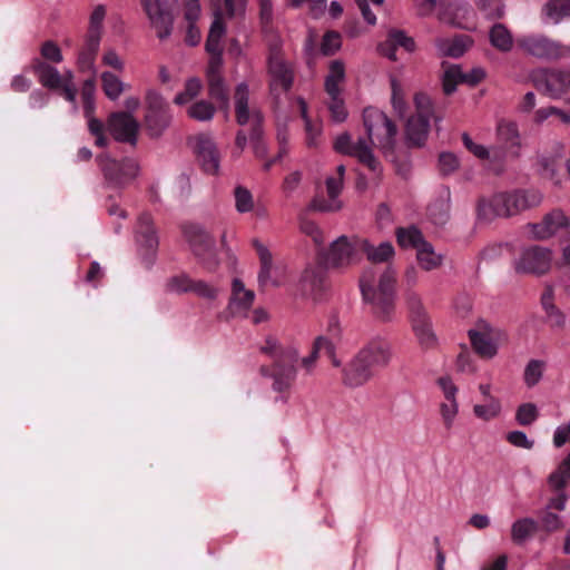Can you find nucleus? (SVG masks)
Wrapping results in <instances>:
<instances>
[{"label":"nucleus","instance_id":"1","mask_svg":"<svg viewBox=\"0 0 570 570\" xmlns=\"http://www.w3.org/2000/svg\"><path fill=\"white\" fill-rule=\"evenodd\" d=\"M395 271L391 267L370 268L363 273L360 287L372 311L383 322L392 320L394 313Z\"/></svg>","mask_w":570,"mask_h":570},{"label":"nucleus","instance_id":"2","mask_svg":"<svg viewBox=\"0 0 570 570\" xmlns=\"http://www.w3.org/2000/svg\"><path fill=\"white\" fill-rule=\"evenodd\" d=\"M263 352L274 358V365L271 371L267 367H262V374L273 377L275 391H287L296 377L295 363L298 358V351L294 346L283 347L275 340H267Z\"/></svg>","mask_w":570,"mask_h":570},{"label":"nucleus","instance_id":"3","mask_svg":"<svg viewBox=\"0 0 570 570\" xmlns=\"http://www.w3.org/2000/svg\"><path fill=\"white\" fill-rule=\"evenodd\" d=\"M554 256L551 248L541 245H530L520 248L512 266L517 274L527 276H543L553 265Z\"/></svg>","mask_w":570,"mask_h":570},{"label":"nucleus","instance_id":"4","mask_svg":"<svg viewBox=\"0 0 570 570\" xmlns=\"http://www.w3.org/2000/svg\"><path fill=\"white\" fill-rule=\"evenodd\" d=\"M473 351L484 360H492L499 354L500 347L508 342V334L487 321H478L468 331Z\"/></svg>","mask_w":570,"mask_h":570},{"label":"nucleus","instance_id":"5","mask_svg":"<svg viewBox=\"0 0 570 570\" xmlns=\"http://www.w3.org/2000/svg\"><path fill=\"white\" fill-rule=\"evenodd\" d=\"M363 122L371 141L384 154L392 153L397 134L392 120L383 111L367 107L363 111Z\"/></svg>","mask_w":570,"mask_h":570},{"label":"nucleus","instance_id":"6","mask_svg":"<svg viewBox=\"0 0 570 570\" xmlns=\"http://www.w3.org/2000/svg\"><path fill=\"white\" fill-rule=\"evenodd\" d=\"M210 2L214 9V20L206 41V50L208 52H218L223 50L220 41L226 32L223 21L224 14L228 18L243 16L246 11L247 0H224V8L220 6V0H210Z\"/></svg>","mask_w":570,"mask_h":570},{"label":"nucleus","instance_id":"7","mask_svg":"<svg viewBox=\"0 0 570 570\" xmlns=\"http://www.w3.org/2000/svg\"><path fill=\"white\" fill-rule=\"evenodd\" d=\"M517 45L525 55L538 59H561L570 56V46L540 33L521 36L517 39Z\"/></svg>","mask_w":570,"mask_h":570},{"label":"nucleus","instance_id":"8","mask_svg":"<svg viewBox=\"0 0 570 570\" xmlns=\"http://www.w3.org/2000/svg\"><path fill=\"white\" fill-rule=\"evenodd\" d=\"M145 126L151 137L160 136L170 125L173 116L169 106L160 92L148 89L145 95Z\"/></svg>","mask_w":570,"mask_h":570},{"label":"nucleus","instance_id":"9","mask_svg":"<svg viewBox=\"0 0 570 570\" xmlns=\"http://www.w3.org/2000/svg\"><path fill=\"white\" fill-rule=\"evenodd\" d=\"M184 237L193 253L202 261L208 271H215L218 261L215 252V240L203 227L194 224L184 226Z\"/></svg>","mask_w":570,"mask_h":570},{"label":"nucleus","instance_id":"10","mask_svg":"<svg viewBox=\"0 0 570 570\" xmlns=\"http://www.w3.org/2000/svg\"><path fill=\"white\" fill-rule=\"evenodd\" d=\"M534 83L550 98L558 99L570 90V70L566 68H546L535 72Z\"/></svg>","mask_w":570,"mask_h":570},{"label":"nucleus","instance_id":"11","mask_svg":"<svg viewBox=\"0 0 570 570\" xmlns=\"http://www.w3.org/2000/svg\"><path fill=\"white\" fill-rule=\"evenodd\" d=\"M436 383L444 396V401L439 405L441 422L445 431H451L454 428L460 411L458 401L459 389L450 376H441Z\"/></svg>","mask_w":570,"mask_h":570},{"label":"nucleus","instance_id":"12","mask_svg":"<svg viewBox=\"0 0 570 570\" xmlns=\"http://www.w3.org/2000/svg\"><path fill=\"white\" fill-rule=\"evenodd\" d=\"M334 149L340 154L355 157L374 173H380L381 170L380 163L364 139L360 138L356 142H353L351 136L347 132H343L335 139Z\"/></svg>","mask_w":570,"mask_h":570},{"label":"nucleus","instance_id":"13","mask_svg":"<svg viewBox=\"0 0 570 570\" xmlns=\"http://www.w3.org/2000/svg\"><path fill=\"white\" fill-rule=\"evenodd\" d=\"M525 228L532 238L546 240L563 229L570 233V218L561 209H553L546 214L541 222L530 223Z\"/></svg>","mask_w":570,"mask_h":570},{"label":"nucleus","instance_id":"14","mask_svg":"<svg viewBox=\"0 0 570 570\" xmlns=\"http://www.w3.org/2000/svg\"><path fill=\"white\" fill-rule=\"evenodd\" d=\"M409 303L413 311L412 328L420 345L425 350L434 348L438 344V338L429 316L422 308L420 298L414 294H410Z\"/></svg>","mask_w":570,"mask_h":570},{"label":"nucleus","instance_id":"15","mask_svg":"<svg viewBox=\"0 0 570 570\" xmlns=\"http://www.w3.org/2000/svg\"><path fill=\"white\" fill-rule=\"evenodd\" d=\"M190 144L203 170L209 175H217L219 173L220 154L213 138L199 134L190 139Z\"/></svg>","mask_w":570,"mask_h":570},{"label":"nucleus","instance_id":"16","mask_svg":"<svg viewBox=\"0 0 570 570\" xmlns=\"http://www.w3.org/2000/svg\"><path fill=\"white\" fill-rule=\"evenodd\" d=\"M99 166L109 184L122 186L131 180L138 171V166L132 159H122L117 161L107 155L98 157Z\"/></svg>","mask_w":570,"mask_h":570},{"label":"nucleus","instance_id":"17","mask_svg":"<svg viewBox=\"0 0 570 570\" xmlns=\"http://www.w3.org/2000/svg\"><path fill=\"white\" fill-rule=\"evenodd\" d=\"M253 245L259 258L258 284L261 287L278 286L283 281V267L273 261L269 248L255 239Z\"/></svg>","mask_w":570,"mask_h":570},{"label":"nucleus","instance_id":"18","mask_svg":"<svg viewBox=\"0 0 570 570\" xmlns=\"http://www.w3.org/2000/svg\"><path fill=\"white\" fill-rule=\"evenodd\" d=\"M139 122L128 112L116 111L107 119V129L115 140L135 145L139 130Z\"/></svg>","mask_w":570,"mask_h":570},{"label":"nucleus","instance_id":"19","mask_svg":"<svg viewBox=\"0 0 570 570\" xmlns=\"http://www.w3.org/2000/svg\"><path fill=\"white\" fill-rule=\"evenodd\" d=\"M362 238L346 236L338 237L332 243L327 261L336 267H344L358 261Z\"/></svg>","mask_w":570,"mask_h":570},{"label":"nucleus","instance_id":"20","mask_svg":"<svg viewBox=\"0 0 570 570\" xmlns=\"http://www.w3.org/2000/svg\"><path fill=\"white\" fill-rule=\"evenodd\" d=\"M510 200L509 193H500L488 199H482L478 207L479 216L483 219L491 220L497 217L515 215Z\"/></svg>","mask_w":570,"mask_h":570},{"label":"nucleus","instance_id":"21","mask_svg":"<svg viewBox=\"0 0 570 570\" xmlns=\"http://www.w3.org/2000/svg\"><path fill=\"white\" fill-rule=\"evenodd\" d=\"M271 91L277 97L286 92L293 82V72L281 56L269 59Z\"/></svg>","mask_w":570,"mask_h":570},{"label":"nucleus","instance_id":"22","mask_svg":"<svg viewBox=\"0 0 570 570\" xmlns=\"http://www.w3.org/2000/svg\"><path fill=\"white\" fill-rule=\"evenodd\" d=\"M358 358L368 366L371 371L389 364L391 360V346L384 341H373L363 347L357 354Z\"/></svg>","mask_w":570,"mask_h":570},{"label":"nucleus","instance_id":"23","mask_svg":"<svg viewBox=\"0 0 570 570\" xmlns=\"http://www.w3.org/2000/svg\"><path fill=\"white\" fill-rule=\"evenodd\" d=\"M255 293L247 289L244 283L235 278L232 284V295L228 304V309L232 315L246 316L249 308L253 306Z\"/></svg>","mask_w":570,"mask_h":570},{"label":"nucleus","instance_id":"24","mask_svg":"<svg viewBox=\"0 0 570 570\" xmlns=\"http://www.w3.org/2000/svg\"><path fill=\"white\" fill-rule=\"evenodd\" d=\"M145 10L157 31V36L160 39L169 37L173 28L171 16L164 11L160 4V0H142Z\"/></svg>","mask_w":570,"mask_h":570},{"label":"nucleus","instance_id":"25","mask_svg":"<svg viewBox=\"0 0 570 570\" xmlns=\"http://www.w3.org/2000/svg\"><path fill=\"white\" fill-rule=\"evenodd\" d=\"M326 191L328 199L316 197L313 200V208L318 212H337L342 208V202L338 195L342 190L343 179L341 177L331 176L326 178Z\"/></svg>","mask_w":570,"mask_h":570},{"label":"nucleus","instance_id":"26","mask_svg":"<svg viewBox=\"0 0 570 570\" xmlns=\"http://www.w3.org/2000/svg\"><path fill=\"white\" fill-rule=\"evenodd\" d=\"M373 376V371L355 355L343 368V383L348 387H360Z\"/></svg>","mask_w":570,"mask_h":570},{"label":"nucleus","instance_id":"27","mask_svg":"<svg viewBox=\"0 0 570 570\" xmlns=\"http://www.w3.org/2000/svg\"><path fill=\"white\" fill-rule=\"evenodd\" d=\"M325 287V272L321 266L307 267L299 281L303 295L317 298Z\"/></svg>","mask_w":570,"mask_h":570},{"label":"nucleus","instance_id":"28","mask_svg":"<svg viewBox=\"0 0 570 570\" xmlns=\"http://www.w3.org/2000/svg\"><path fill=\"white\" fill-rule=\"evenodd\" d=\"M137 243L140 249L145 250L146 255L154 254L158 246V238L153 226V219L148 214H142L138 218Z\"/></svg>","mask_w":570,"mask_h":570},{"label":"nucleus","instance_id":"29","mask_svg":"<svg viewBox=\"0 0 570 570\" xmlns=\"http://www.w3.org/2000/svg\"><path fill=\"white\" fill-rule=\"evenodd\" d=\"M563 146H560L559 151L554 155H541L538 157L537 166L538 171L544 179L551 180L554 185L562 183L559 165L562 156Z\"/></svg>","mask_w":570,"mask_h":570},{"label":"nucleus","instance_id":"30","mask_svg":"<svg viewBox=\"0 0 570 570\" xmlns=\"http://www.w3.org/2000/svg\"><path fill=\"white\" fill-rule=\"evenodd\" d=\"M200 4L198 0H188L185 3V21L187 23L186 42L189 46H196L200 41V31L196 27V21L200 16Z\"/></svg>","mask_w":570,"mask_h":570},{"label":"nucleus","instance_id":"31","mask_svg":"<svg viewBox=\"0 0 570 570\" xmlns=\"http://www.w3.org/2000/svg\"><path fill=\"white\" fill-rule=\"evenodd\" d=\"M32 69L38 73L40 83L49 89H59L68 79V72L62 76L56 68L40 60L33 62Z\"/></svg>","mask_w":570,"mask_h":570},{"label":"nucleus","instance_id":"32","mask_svg":"<svg viewBox=\"0 0 570 570\" xmlns=\"http://www.w3.org/2000/svg\"><path fill=\"white\" fill-rule=\"evenodd\" d=\"M450 190L442 188L439 196L430 204L428 208L429 217L435 225H444L450 213Z\"/></svg>","mask_w":570,"mask_h":570},{"label":"nucleus","instance_id":"33","mask_svg":"<svg viewBox=\"0 0 570 570\" xmlns=\"http://www.w3.org/2000/svg\"><path fill=\"white\" fill-rule=\"evenodd\" d=\"M301 116L305 124V141L307 147L316 148L321 144L322 122L313 121L307 115V105L303 98H297Z\"/></svg>","mask_w":570,"mask_h":570},{"label":"nucleus","instance_id":"34","mask_svg":"<svg viewBox=\"0 0 570 570\" xmlns=\"http://www.w3.org/2000/svg\"><path fill=\"white\" fill-rule=\"evenodd\" d=\"M509 195L515 215L529 208L539 206L543 198L542 194L535 189L514 190L509 193Z\"/></svg>","mask_w":570,"mask_h":570},{"label":"nucleus","instance_id":"35","mask_svg":"<svg viewBox=\"0 0 570 570\" xmlns=\"http://www.w3.org/2000/svg\"><path fill=\"white\" fill-rule=\"evenodd\" d=\"M345 81V66L341 60H333L328 67V73L325 78V91L327 95H338L343 91Z\"/></svg>","mask_w":570,"mask_h":570},{"label":"nucleus","instance_id":"36","mask_svg":"<svg viewBox=\"0 0 570 570\" xmlns=\"http://www.w3.org/2000/svg\"><path fill=\"white\" fill-rule=\"evenodd\" d=\"M489 41L493 48L503 53L510 52L514 46L511 31L502 23H495L491 27Z\"/></svg>","mask_w":570,"mask_h":570},{"label":"nucleus","instance_id":"37","mask_svg":"<svg viewBox=\"0 0 570 570\" xmlns=\"http://www.w3.org/2000/svg\"><path fill=\"white\" fill-rule=\"evenodd\" d=\"M430 120L412 116L406 124V137L412 145L421 146L428 138Z\"/></svg>","mask_w":570,"mask_h":570},{"label":"nucleus","instance_id":"38","mask_svg":"<svg viewBox=\"0 0 570 570\" xmlns=\"http://www.w3.org/2000/svg\"><path fill=\"white\" fill-rule=\"evenodd\" d=\"M361 250L373 263L387 262L394 256V247L390 242H383L377 246L371 245L366 239L361 240Z\"/></svg>","mask_w":570,"mask_h":570},{"label":"nucleus","instance_id":"39","mask_svg":"<svg viewBox=\"0 0 570 570\" xmlns=\"http://www.w3.org/2000/svg\"><path fill=\"white\" fill-rule=\"evenodd\" d=\"M100 79L104 94L112 101L118 100L124 91L130 88L129 85L110 71H104L100 75Z\"/></svg>","mask_w":570,"mask_h":570},{"label":"nucleus","instance_id":"40","mask_svg":"<svg viewBox=\"0 0 570 570\" xmlns=\"http://www.w3.org/2000/svg\"><path fill=\"white\" fill-rule=\"evenodd\" d=\"M472 45L468 37H458L454 39L438 40V49L443 56L458 58L461 57Z\"/></svg>","mask_w":570,"mask_h":570},{"label":"nucleus","instance_id":"41","mask_svg":"<svg viewBox=\"0 0 570 570\" xmlns=\"http://www.w3.org/2000/svg\"><path fill=\"white\" fill-rule=\"evenodd\" d=\"M473 415L483 422L498 419L502 413V403L499 399H490L484 403H476L472 407Z\"/></svg>","mask_w":570,"mask_h":570},{"label":"nucleus","instance_id":"42","mask_svg":"<svg viewBox=\"0 0 570 570\" xmlns=\"http://www.w3.org/2000/svg\"><path fill=\"white\" fill-rule=\"evenodd\" d=\"M542 13L552 23H559L570 17V0H549L542 8Z\"/></svg>","mask_w":570,"mask_h":570},{"label":"nucleus","instance_id":"43","mask_svg":"<svg viewBox=\"0 0 570 570\" xmlns=\"http://www.w3.org/2000/svg\"><path fill=\"white\" fill-rule=\"evenodd\" d=\"M203 90V81L197 77L188 78L184 83V89L174 98V104L184 106L196 99Z\"/></svg>","mask_w":570,"mask_h":570},{"label":"nucleus","instance_id":"44","mask_svg":"<svg viewBox=\"0 0 570 570\" xmlns=\"http://www.w3.org/2000/svg\"><path fill=\"white\" fill-rule=\"evenodd\" d=\"M537 528V521L531 518L518 519L511 525V539L515 543H522L535 532Z\"/></svg>","mask_w":570,"mask_h":570},{"label":"nucleus","instance_id":"45","mask_svg":"<svg viewBox=\"0 0 570 570\" xmlns=\"http://www.w3.org/2000/svg\"><path fill=\"white\" fill-rule=\"evenodd\" d=\"M321 353H325L330 356L334 353L333 343L323 336L315 340L311 354L302 360V365L307 372L312 371Z\"/></svg>","mask_w":570,"mask_h":570},{"label":"nucleus","instance_id":"46","mask_svg":"<svg viewBox=\"0 0 570 570\" xmlns=\"http://www.w3.org/2000/svg\"><path fill=\"white\" fill-rule=\"evenodd\" d=\"M186 112L189 118L204 122L213 119L216 108L210 101L200 99L190 104Z\"/></svg>","mask_w":570,"mask_h":570},{"label":"nucleus","instance_id":"47","mask_svg":"<svg viewBox=\"0 0 570 570\" xmlns=\"http://www.w3.org/2000/svg\"><path fill=\"white\" fill-rule=\"evenodd\" d=\"M416 258L420 266L425 271H432L442 264V256L436 254L431 244H421L416 250Z\"/></svg>","mask_w":570,"mask_h":570},{"label":"nucleus","instance_id":"48","mask_svg":"<svg viewBox=\"0 0 570 570\" xmlns=\"http://www.w3.org/2000/svg\"><path fill=\"white\" fill-rule=\"evenodd\" d=\"M498 139L510 147L520 146V135L517 124L501 120L497 126Z\"/></svg>","mask_w":570,"mask_h":570},{"label":"nucleus","instance_id":"49","mask_svg":"<svg viewBox=\"0 0 570 570\" xmlns=\"http://www.w3.org/2000/svg\"><path fill=\"white\" fill-rule=\"evenodd\" d=\"M397 243L403 248L413 247L416 250L424 244L425 240L422 237L421 232L415 227L399 228L396 230Z\"/></svg>","mask_w":570,"mask_h":570},{"label":"nucleus","instance_id":"50","mask_svg":"<svg viewBox=\"0 0 570 570\" xmlns=\"http://www.w3.org/2000/svg\"><path fill=\"white\" fill-rule=\"evenodd\" d=\"M235 111H236L237 122L240 126L252 122L253 138H258V136H259L258 126L262 122L261 112L255 109L250 110L248 106H244L243 108L235 107Z\"/></svg>","mask_w":570,"mask_h":570},{"label":"nucleus","instance_id":"51","mask_svg":"<svg viewBox=\"0 0 570 570\" xmlns=\"http://www.w3.org/2000/svg\"><path fill=\"white\" fill-rule=\"evenodd\" d=\"M208 82V92L209 96L216 100L223 108L228 107L229 97L228 90L225 85V80L223 77L209 78Z\"/></svg>","mask_w":570,"mask_h":570},{"label":"nucleus","instance_id":"52","mask_svg":"<svg viewBox=\"0 0 570 570\" xmlns=\"http://www.w3.org/2000/svg\"><path fill=\"white\" fill-rule=\"evenodd\" d=\"M235 208L239 214H247L255 209V202L249 189L237 186L234 189Z\"/></svg>","mask_w":570,"mask_h":570},{"label":"nucleus","instance_id":"53","mask_svg":"<svg viewBox=\"0 0 570 570\" xmlns=\"http://www.w3.org/2000/svg\"><path fill=\"white\" fill-rule=\"evenodd\" d=\"M546 363L541 360H531L527 363L523 372V381L528 387L535 386L542 379Z\"/></svg>","mask_w":570,"mask_h":570},{"label":"nucleus","instance_id":"54","mask_svg":"<svg viewBox=\"0 0 570 570\" xmlns=\"http://www.w3.org/2000/svg\"><path fill=\"white\" fill-rule=\"evenodd\" d=\"M391 89H392V96H391V102L394 111L400 116L404 117L406 115V100H405V91L402 86V83L395 79H391Z\"/></svg>","mask_w":570,"mask_h":570},{"label":"nucleus","instance_id":"55","mask_svg":"<svg viewBox=\"0 0 570 570\" xmlns=\"http://www.w3.org/2000/svg\"><path fill=\"white\" fill-rule=\"evenodd\" d=\"M463 71L460 66L451 65L444 68L443 72V90L446 95L455 91L456 86L463 82Z\"/></svg>","mask_w":570,"mask_h":570},{"label":"nucleus","instance_id":"56","mask_svg":"<svg viewBox=\"0 0 570 570\" xmlns=\"http://www.w3.org/2000/svg\"><path fill=\"white\" fill-rule=\"evenodd\" d=\"M539 417V410L534 403H522L517 407L515 421L522 426L533 424Z\"/></svg>","mask_w":570,"mask_h":570},{"label":"nucleus","instance_id":"57","mask_svg":"<svg viewBox=\"0 0 570 570\" xmlns=\"http://www.w3.org/2000/svg\"><path fill=\"white\" fill-rule=\"evenodd\" d=\"M96 82L94 79H87L81 88V99L85 116L95 114L96 110Z\"/></svg>","mask_w":570,"mask_h":570},{"label":"nucleus","instance_id":"58","mask_svg":"<svg viewBox=\"0 0 570 570\" xmlns=\"http://www.w3.org/2000/svg\"><path fill=\"white\" fill-rule=\"evenodd\" d=\"M195 279L185 274L170 277L166 283V289L170 293L193 292Z\"/></svg>","mask_w":570,"mask_h":570},{"label":"nucleus","instance_id":"59","mask_svg":"<svg viewBox=\"0 0 570 570\" xmlns=\"http://www.w3.org/2000/svg\"><path fill=\"white\" fill-rule=\"evenodd\" d=\"M474 3L487 18H501L504 13L501 0H474Z\"/></svg>","mask_w":570,"mask_h":570},{"label":"nucleus","instance_id":"60","mask_svg":"<svg viewBox=\"0 0 570 570\" xmlns=\"http://www.w3.org/2000/svg\"><path fill=\"white\" fill-rule=\"evenodd\" d=\"M330 98L328 109L331 112V117L336 122H342L347 118V111L345 108L344 100L342 98V94L338 95H327Z\"/></svg>","mask_w":570,"mask_h":570},{"label":"nucleus","instance_id":"61","mask_svg":"<svg viewBox=\"0 0 570 570\" xmlns=\"http://www.w3.org/2000/svg\"><path fill=\"white\" fill-rule=\"evenodd\" d=\"M414 104L416 108L414 117L428 118L431 120V117L433 116V106L430 97L423 92H419L414 96Z\"/></svg>","mask_w":570,"mask_h":570},{"label":"nucleus","instance_id":"62","mask_svg":"<svg viewBox=\"0 0 570 570\" xmlns=\"http://www.w3.org/2000/svg\"><path fill=\"white\" fill-rule=\"evenodd\" d=\"M544 313L546 321L552 330L562 331L566 328L567 316L558 306L550 307V309L546 311Z\"/></svg>","mask_w":570,"mask_h":570},{"label":"nucleus","instance_id":"63","mask_svg":"<svg viewBox=\"0 0 570 570\" xmlns=\"http://www.w3.org/2000/svg\"><path fill=\"white\" fill-rule=\"evenodd\" d=\"M299 229L306 236L312 237L316 245L320 246L324 243L323 233L313 220L302 218L299 222Z\"/></svg>","mask_w":570,"mask_h":570},{"label":"nucleus","instance_id":"64","mask_svg":"<svg viewBox=\"0 0 570 570\" xmlns=\"http://www.w3.org/2000/svg\"><path fill=\"white\" fill-rule=\"evenodd\" d=\"M570 480V474H568V470L563 469V465L560 466L550 474L549 476V485L557 492L561 491L568 481Z\"/></svg>","mask_w":570,"mask_h":570}]
</instances>
